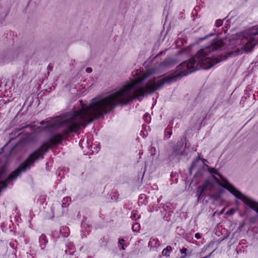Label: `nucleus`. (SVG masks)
Wrapping results in <instances>:
<instances>
[{
    "mask_svg": "<svg viewBox=\"0 0 258 258\" xmlns=\"http://www.w3.org/2000/svg\"><path fill=\"white\" fill-rule=\"evenodd\" d=\"M223 46L222 40H214L210 45L200 50L194 57L178 66L176 69L178 73L175 75L154 77L143 84V82L153 74L151 71L148 70L125 85L119 90L104 98L93 99L88 105L83 104L82 101L80 100L82 104L80 109L70 113L66 118L58 116L51 118V132L60 126H65L61 133L51 136V145L61 144L66 136L77 132L81 126L101 117L117 105L126 104L133 99H139L154 93L166 83L175 82L178 78L197 70L210 69L225 60L226 58L224 56L220 58L215 56L216 51Z\"/></svg>",
    "mask_w": 258,
    "mask_h": 258,
    "instance_id": "obj_1",
    "label": "nucleus"
},
{
    "mask_svg": "<svg viewBox=\"0 0 258 258\" xmlns=\"http://www.w3.org/2000/svg\"><path fill=\"white\" fill-rule=\"evenodd\" d=\"M208 171L213 175V178L219 185L224 187L233 195L236 198L242 201L258 213V203L243 195L236 189L229 181L220 174L217 169L207 166Z\"/></svg>",
    "mask_w": 258,
    "mask_h": 258,
    "instance_id": "obj_2",
    "label": "nucleus"
},
{
    "mask_svg": "<svg viewBox=\"0 0 258 258\" xmlns=\"http://www.w3.org/2000/svg\"><path fill=\"white\" fill-rule=\"evenodd\" d=\"M244 44L240 48H237L235 53L237 54L244 52H249L252 50L254 46L258 44V26L254 27L250 31L248 37L243 40Z\"/></svg>",
    "mask_w": 258,
    "mask_h": 258,
    "instance_id": "obj_3",
    "label": "nucleus"
},
{
    "mask_svg": "<svg viewBox=\"0 0 258 258\" xmlns=\"http://www.w3.org/2000/svg\"><path fill=\"white\" fill-rule=\"evenodd\" d=\"M214 187V184L207 179L196 190L197 200L199 201L201 199L210 195Z\"/></svg>",
    "mask_w": 258,
    "mask_h": 258,
    "instance_id": "obj_4",
    "label": "nucleus"
},
{
    "mask_svg": "<svg viewBox=\"0 0 258 258\" xmlns=\"http://www.w3.org/2000/svg\"><path fill=\"white\" fill-rule=\"evenodd\" d=\"M182 145L180 143L173 148V151L170 156V158L173 159L174 157L181 156L183 155Z\"/></svg>",
    "mask_w": 258,
    "mask_h": 258,
    "instance_id": "obj_5",
    "label": "nucleus"
},
{
    "mask_svg": "<svg viewBox=\"0 0 258 258\" xmlns=\"http://www.w3.org/2000/svg\"><path fill=\"white\" fill-rule=\"evenodd\" d=\"M148 245L151 248L155 247L159 245V241L157 238L152 237L149 241Z\"/></svg>",
    "mask_w": 258,
    "mask_h": 258,
    "instance_id": "obj_6",
    "label": "nucleus"
},
{
    "mask_svg": "<svg viewBox=\"0 0 258 258\" xmlns=\"http://www.w3.org/2000/svg\"><path fill=\"white\" fill-rule=\"evenodd\" d=\"M40 245L42 249L45 247L46 244L48 242V239L44 234H42L39 238Z\"/></svg>",
    "mask_w": 258,
    "mask_h": 258,
    "instance_id": "obj_7",
    "label": "nucleus"
},
{
    "mask_svg": "<svg viewBox=\"0 0 258 258\" xmlns=\"http://www.w3.org/2000/svg\"><path fill=\"white\" fill-rule=\"evenodd\" d=\"M60 234L63 237H67L70 235V230L66 226H62L60 228Z\"/></svg>",
    "mask_w": 258,
    "mask_h": 258,
    "instance_id": "obj_8",
    "label": "nucleus"
},
{
    "mask_svg": "<svg viewBox=\"0 0 258 258\" xmlns=\"http://www.w3.org/2000/svg\"><path fill=\"white\" fill-rule=\"evenodd\" d=\"M172 250V247L171 246L168 245L163 250L162 253L163 255H165L166 256H169L170 253Z\"/></svg>",
    "mask_w": 258,
    "mask_h": 258,
    "instance_id": "obj_9",
    "label": "nucleus"
},
{
    "mask_svg": "<svg viewBox=\"0 0 258 258\" xmlns=\"http://www.w3.org/2000/svg\"><path fill=\"white\" fill-rule=\"evenodd\" d=\"M71 199L70 197H67L64 198L62 201L61 207L62 208L67 207L69 206L70 203L71 202Z\"/></svg>",
    "mask_w": 258,
    "mask_h": 258,
    "instance_id": "obj_10",
    "label": "nucleus"
},
{
    "mask_svg": "<svg viewBox=\"0 0 258 258\" xmlns=\"http://www.w3.org/2000/svg\"><path fill=\"white\" fill-rule=\"evenodd\" d=\"M109 241V237L108 236H104L100 239L99 241V244L101 246H106Z\"/></svg>",
    "mask_w": 258,
    "mask_h": 258,
    "instance_id": "obj_11",
    "label": "nucleus"
},
{
    "mask_svg": "<svg viewBox=\"0 0 258 258\" xmlns=\"http://www.w3.org/2000/svg\"><path fill=\"white\" fill-rule=\"evenodd\" d=\"M131 218L135 220H137L138 219L140 218V216L138 215L137 211H134L132 212Z\"/></svg>",
    "mask_w": 258,
    "mask_h": 258,
    "instance_id": "obj_12",
    "label": "nucleus"
},
{
    "mask_svg": "<svg viewBox=\"0 0 258 258\" xmlns=\"http://www.w3.org/2000/svg\"><path fill=\"white\" fill-rule=\"evenodd\" d=\"M140 229V224L139 223H135L132 226V229L134 231H139Z\"/></svg>",
    "mask_w": 258,
    "mask_h": 258,
    "instance_id": "obj_13",
    "label": "nucleus"
},
{
    "mask_svg": "<svg viewBox=\"0 0 258 258\" xmlns=\"http://www.w3.org/2000/svg\"><path fill=\"white\" fill-rule=\"evenodd\" d=\"M124 243V240L123 238L119 239L118 243L120 245H121V249L122 250H124L125 249Z\"/></svg>",
    "mask_w": 258,
    "mask_h": 258,
    "instance_id": "obj_14",
    "label": "nucleus"
},
{
    "mask_svg": "<svg viewBox=\"0 0 258 258\" xmlns=\"http://www.w3.org/2000/svg\"><path fill=\"white\" fill-rule=\"evenodd\" d=\"M223 24V20L221 19H218L216 21L215 25L217 27H219L222 26Z\"/></svg>",
    "mask_w": 258,
    "mask_h": 258,
    "instance_id": "obj_15",
    "label": "nucleus"
},
{
    "mask_svg": "<svg viewBox=\"0 0 258 258\" xmlns=\"http://www.w3.org/2000/svg\"><path fill=\"white\" fill-rule=\"evenodd\" d=\"M208 246L207 247H204L202 249L201 252L199 253L200 256H203L204 255V254H205V253L206 252V251H207V250L208 249Z\"/></svg>",
    "mask_w": 258,
    "mask_h": 258,
    "instance_id": "obj_16",
    "label": "nucleus"
},
{
    "mask_svg": "<svg viewBox=\"0 0 258 258\" xmlns=\"http://www.w3.org/2000/svg\"><path fill=\"white\" fill-rule=\"evenodd\" d=\"M187 250V248L183 247L182 249H180V251L182 254H186Z\"/></svg>",
    "mask_w": 258,
    "mask_h": 258,
    "instance_id": "obj_17",
    "label": "nucleus"
},
{
    "mask_svg": "<svg viewBox=\"0 0 258 258\" xmlns=\"http://www.w3.org/2000/svg\"><path fill=\"white\" fill-rule=\"evenodd\" d=\"M235 212V210L234 209H230L227 212V214L231 215H233Z\"/></svg>",
    "mask_w": 258,
    "mask_h": 258,
    "instance_id": "obj_18",
    "label": "nucleus"
},
{
    "mask_svg": "<svg viewBox=\"0 0 258 258\" xmlns=\"http://www.w3.org/2000/svg\"><path fill=\"white\" fill-rule=\"evenodd\" d=\"M165 134L166 136H168L169 137H170L172 134V132L169 131H165Z\"/></svg>",
    "mask_w": 258,
    "mask_h": 258,
    "instance_id": "obj_19",
    "label": "nucleus"
},
{
    "mask_svg": "<svg viewBox=\"0 0 258 258\" xmlns=\"http://www.w3.org/2000/svg\"><path fill=\"white\" fill-rule=\"evenodd\" d=\"M47 68H48V70L49 71H51L52 70V69H53V66H52V64H49Z\"/></svg>",
    "mask_w": 258,
    "mask_h": 258,
    "instance_id": "obj_20",
    "label": "nucleus"
},
{
    "mask_svg": "<svg viewBox=\"0 0 258 258\" xmlns=\"http://www.w3.org/2000/svg\"><path fill=\"white\" fill-rule=\"evenodd\" d=\"M86 72L88 73H90L92 72V69L91 68L88 67L86 70Z\"/></svg>",
    "mask_w": 258,
    "mask_h": 258,
    "instance_id": "obj_21",
    "label": "nucleus"
},
{
    "mask_svg": "<svg viewBox=\"0 0 258 258\" xmlns=\"http://www.w3.org/2000/svg\"><path fill=\"white\" fill-rule=\"evenodd\" d=\"M212 254V252H210L208 255H207L206 256H203L200 258H209L211 256Z\"/></svg>",
    "mask_w": 258,
    "mask_h": 258,
    "instance_id": "obj_22",
    "label": "nucleus"
},
{
    "mask_svg": "<svg viewBox=\"0 0 258 258\" xmlns=\"http://www.w3.org/2000/svg\"><path fill=\"white\" fill-rule=\"evenodd\" d=\"M195 237L197 238V239H200L201 238V235L200 234V233H197L195 234Z\"/></svg>",
    "mask_w": 258,
    "mask_h": 258,
    "instance_id": "obj_23",
    "label": "nucleus"
},
{
    "mask_svg": "<svg viewBox=\"0 0 258 258\" xmlns=\"http://www.w3.org/2000/svg\"><path fill=\"white\" fill-rule=\"evenodd\" d=\"M148 116V114L147 113H146V114H145L144 117V119H145V118H146V117H147Z\"/></svg>",
    "mask_w": 258,
    "mask_h": 258,
    "instance_id": "obj_24",
    "label": "nucleus"
},
{
    "mask_svg": "<svg viewBox=\"0 0 258 258\" xmlns=\"http://www.w3.org/2000/svg\"><path fill=\"white\" fill-rule=\"evenodd\" d=\"M179 258H185V256H181V257H179Z\"/></svg>",
    "mask_w": 258,
    "mask_h": 258,
    "instance_id": "obj_25",
    "label": "nucleus"
},
{
    "mask_svg": "<svg viewBox=\"0 0 258 258\" xmlns=\"http://www.w3.org/2000/svg\"><path fill=\"white\" fill-rule=\"evenodd\" d=\"M223 213V211H221V212H220V214H222Z\"/></svg>",
    "mask_w": 258,
    "mask_h": 258,
    "instance_id": "obj_26",
    "label": "nucleus"
}]
</instances>
